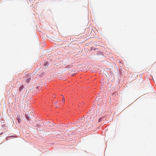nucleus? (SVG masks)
Listing matches in <instances>:
<instances>
[{
  "label": "nucleus",
  "mask_w": 156,
  "mask_h": 156,
  "mask_svg": "<svg viewBox=\"0 0 156 156\" xmlns=\"http://www.w3.org/2000/svg\"><path fill=\"white\" fill-rule=\"evenodd\" d=\"M20 115H17V119L18 121V122L19 123H20Z\"/></svg>",
  "instance_id": "3"
},
{
  "label": "nucleus",
  "mask_w": 156,
  "mask_h": 156,
  "mask_svg": "<svg viewBox=\"0 0 156 156\" xmlns=\"http://www.w3.org/2000/svg\"><path fill=\"white\" fill-rule=\"evenodd\" d=\"M48 64V63H45L44 64V65L45 66H47Z\"/></svg>",
  "instance_id": "6"
},
{
  "label": "nucleus",
  "mask_w": 156,
  "mask_h": 156,
  "mask_svg": "<svg viewBox=\"0 0 156 156\" xmlns=\"http://www.w3.org/2000/svg\"><path fill=\"white\" fill-rule=\"evenodd\" d=\"M30 76H29V75H27V77H28V79H27L26 80V82L27 83H28L30 82V80L31 78L30 77Z\"/></svg>",
  "instance_id": "2"
},
{
  "label": "nucleus",
  "mask_w": 156,
  "mask_h": 156,
  "mask_svg": "<svg viewBox=\"0 0 156 156\" xmlns=\"http://www.w3.org/2000/svg\"><path fill=\"white\" fill-rule=\"evenodd\" d=\"M20 88L21 89H22H22H23V88H22V87H20Z\"/></svg>",
  "instance_id": "8"
},
{
  "label": "nucleus",
  "mask_w": 156,
  "mask_h": 156,
  "mask_svg": "<svg viewBox=\"0 0 156 156\" xmlns=\"http://www.w3.org/2000/svg\"><path fill=\"white\" fill-rule=\"evenodd\" d=\"M26 117L28 120H29V117L27 116V115H26Z\"/></svg>",
  "instance_id": "4"
},
{
  "label": "nucleus",
  "mask_w": 156,
  "mask_h": 156,
  "mask_svg": "<svg viewBox=\"0 0 156 156\" xmlns=\"http://www.w3.org/2000/svg\"><path fill=\"white\" fill-rule=\"evenodd\" d=\"M55 95H53V96L55 97Z\"/></svg>",
  "instance_id": "9"
},
{
  "label": "nucleus",
  "mask_w": 156,
  "mask_h": 156,
  "mask_svg": "<svg viewBox=\"0 0 156 156\" xmlns=\"http://www.w3.org/2000/svg\"><path fill=\"white\" fill-rule=\"evenodd\" d=\"M62 101L64 102H65V98L64 97H63L62 98Z\"/></svg>",
  "instance_id": "5"
},
{
  "label": "nucleus",
  "mask_w": 156,
  "mask_h": 156,
  "mask_svg": "<svg viewBox=\"0 0 156 156\" xmlns=\"http://www.w3.org/2000/svg\"><path fill=\"white\" fill-rule=\"evenodd\" d=\"M57 103V102H56L55 103V104H56Z\"/></svg>",
  "instance_id": "7"
},
{
  "label": "nucleus",
  "mask_w": 156,
  "mask_h": 156,
  "mask_svg": "<svg viewBox=\"0 0 156 156\" xmlns=\"http://www.w3.org/2000/svg\"><path fill=\"white\" fill-rule=\"evenodd\" d=\"M94 117L93 115H88L87 117V119H88V122H92L94 120Z\"/></svg>",
  "instance_id": "1"
}]
</instances>
